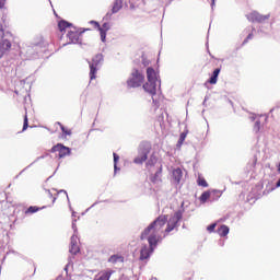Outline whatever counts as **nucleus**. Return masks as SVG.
Here are the masks:
<instances>
[{"label": "nucleus", "mask_w": 280, "mask_h": 280, "mask_svg": "<svg viewBox=\"0 0 280 280\" xmlns=\"http://www.w3.org/2000/svg\"><path fill=\"white\" fill-rule=\"evenodd\" d=\"M183 220V212L177 211L170 219L167 214L159 215L148 228L142 231L140 240H148V245H143L140 249V260L150 259V255L154 253V249L159 245V242L163 241V237H167L172 231L178 229V222Z\"/></svg>", "instance_id": "obj_1"}, {"label": "nucleus", "mask_w": 280, "mask_h": 280, "mask_svg": "<svg viewBox=\"0 0 280 280\" xmlns=\"http://www.w3.org/2000/svg\"><path fill=\"white\" fill-rule=\"evenodd\" d=\"M58 27L60 32H67V45H78V43H80V36L84 34V31H80V28L73 26V24L65 20H61L58 23Z\"/></svg>", "instance_id": "obj_2"}, {"label": "nucleus", "mask_w": 280, "mask_h": 280, "mask_svg": "<svg viewBox=\"0 0 280 280\" xmlns=\"http://www.w3.org/2000/svg\"><path fill=\"white\" fill-rule=\"evenodd\" d=\"M145 82V75L139 71V69H133L129 79L127 80L128 89H139Z\"/></svg>", "instance_id": "obj_3"}, {"label": "nucleus", "mask_w": 280, "mask_h": 280, "mask_svg": "<svg viewBox=\"0 0 280 280\" xmlns=\"http://www.w3.org/2000/svg\"><path fill=\"white\" fill-rule=\"evenodd\" d=\"M102 62H104V56L102 54L96 55L90 65V80H95L97 78V71H100V67H102Z\"/></svg>", "instance_id": "obj_4"}, {"label": "nucleus", "mask_w": 280, "mask_h": 280, "mask_svg": "<svg viewBox=\"0 0 280 280\" xmlns=\"http://www.w3.org/2000/svg\"><path fill=\"white\" fill-rule=\"evenodd\" d=\"M50 152H58V159H65V156H69V154H71V149L62 143H57L50 149Z\"/></svg>", "instance_id": "obj_5"}, {"label": "nucleus", "mask_w": 280, "mask_h": 280, "mask_svg": "<svg viewBox=\"0 0 280 280\" xmlns=\"http://www.w3.org/2000/svg\"><path fill=\"white\" fill-rule=\"evenodd\" d=\"M247 19L250 23H266L270 19V15H261L259 12L254 11L247 15Z\"/></svg>", "instance_id": "obj_6"}, {"label": "nucleus", "mask_w": 280, "mask_h": 280, "mask_svg": "<svg viewBox=\"0 0 280 280\" xmlns=\"http://www.w3.org/2000/svg\"><path fill=\"white\" fill-rule=\"evenodd\" d=\"M159 82L156 81H147L142 88L143 91H145V93H149V95H151L153 103L156 102L154 100V95H156V86H158Z\"/></svg>", "instance_id": "obj_7"}, {"label": "nucleus", "mask_w": 280, "mask_h": 280, "mask_svg": "<svg viewBox=\"0 0 280 280\" xmlns=\"http://www.w3.org/2000/svg\"><path fill=\"white\" fill-rule=\"evenodd\" d=\"M10 49H12V43H10L9 39H2L0 42V58H2L3 56H5L7 51H10Z\"/></svg>", "instance_id": "obj_8"}, {"label": "nucleus", "mask_w": 280, "mask_h": 280, "mask_svg": "<svg viewBox=\"0 0 280 280\" xmlns=\"http://www.w3.org/2000/svg\"><path fill=\"white\" fill-rule=\"evenodd\" d=\"M147 80L148 82H159V72L154 68L149 67L147 69Z\"/></svg>", "instance_id": "obj_9"}, {"label": "nucleus", "mask_w": 280, "mask_h": 280, "mask_svg": "<svg viewBox=\"0 0 280 280\" xmlns=\"http://www.w3.org/2000/svg\"><path fill=\"white\" fill-rule=\"evenodd\" d=\"M70 253H71V255H78V253H80V245H78V236L77 235L71 236Z\"/></svg>", "instance_id": "obj_10"}, {"label": "nucleus", "mask_w": 280, "mask_h": 280, "mask_svg": "<svg viewBox=\"0 0 280 280\" xmlns=\"http://www.w3.org/2000/svg\"><path fill=\"white\" fill-rule=\"evenodd\" d=\"M113 270H105V271H101L98 272L94 280H110V277H113Z\"/></svg>", "instance_id": "obj_11"}, {"label": "nucleus", "mask_w": 280, "mask_h": 280, "mask_svg": "<svg viewBox=\"0 0 280 280\" xmlns=\"http://www.w3.org/2000/svg\"><path fill=\"white\" fill-rule=\"evenodd\" d=\"M148 161V151H141L137 158H135L133 163L136 165H143Z\"/></svg>", "instance_id": "obj_12"}, {"label": "nucleus", "mask_w": 280, "mask_h": 280, "mask_svg": "<svg viewBox=\"0 0 280 280\" xmlns=\"http://www.w3.org/2000/svg\"><path fill=\"white\" fill-rule=\"evenodd\" d=\"M108 264H113V266H116V264H124V256L116 254V255H112L108 258Z\"/></svg>", "instance_id": "obj_13"}, {"label": "nucleus", "mask_w": 280, "mask_h": 280, "mask_svg": "<svg viewBox=\"0 0 280 280\" xmlns=\"http://www.w3.org/2000/svg\"><path fill=\"white\" fill-rule=\"evenodd\" d=\"M172 177L175 183H180V179L183 178V170L180 168H175L172 172Z\"/></svg>", "instance_id": "obj_14"}, {"label": "nucleus", "mask_w": 280, "mask_h": 280, "mask_svg": "<svg viewBox=\"0 0 280 280\" xmlns=\"http://www.w3.org/2000/svg\"><path fill=\"white\" fill-rule=\"evenodd\" d=\"M121 8H124V0H115L112 8V14H117Z\"/></svg>", "instance_id": "obj_15"}, {"label": "nucleus", "mask_w": 280, "mask_h": 280, "mask_svg": "<svg viewBox=\"0 0 280 280\" xmlns=\"http://www.w3.org/2000/svg\"><path fill=\"white\" fill-rule=\"evenodd\" d=\"M229 225L223 224L217 230V233L220 235V237H226V235H229Z\"/></svg>", "instance_id": "obj_16"}, {"label": "nucleus", "mask_w": 280, "mask_h": 280, "mask_svg": "<svg viewBox=\"0 0 280 280\" xmlns=\"http://www.w3.org/2000/svg\"><path fill=\"white\" fill-rule=\"evenodd\" d=\"M220 68L214 69L211 78L208 80L209 84H218V75H220Z\"/></svg>", "instance_id": "obj_17"}, {"label": "nucleus", "mask_w": 280, "mask_h": 280, "mask_svg": "<svg viewBox=\"0 0 280 280\" xmlns=\"http://www.w3.org/2000/svg\"><path fill=\"white\" fill-rule=\"evenodd\" d=\"M25 272L28 277H34V275H36V265L28 264L25 268Z\"/></svg>", "instance_id": "obj_18"}, {"label": "nucleus", "mask_w": 280, "mask_h": 280, "mask_svg": "<svg viewBox=\"0 0 280 280\" xmlns=\"http://www.w3.org/2000/svg\"><path fill=\"white\" fill-rule=\"evenodd\" d=\"M40 209H43V208H39V207H36V206H31L28 209L25 210V215L36 213V212L40 211Z\"/></svg>", "instance_id": "obj_19"}, {"label": "nucleus", "mask_w": 280, "mask_h": 280, "mask_svg": "<svg viewBox=\"0 0 280 280\" xmlns=\"http://www.w3.org/2000/svg\"><path fill=\"white\" fill-rule=\"evenodd\" d=\"M209 198H211V192L205 191V192H202L201 196L199 197V200H200V202L205 203V202H207V200H208Z\"/></svg>", "instance_id": "obj_20"}, {"label": "nucleus", "mask_w": 280, "mask_h": 280, "mask_svg": "<svg viewBox=\"0 0 280 280\" xmlns=\"http://www.w3.org/2000/svg\"><path fill=\"white\" fill-rule=\"evenodd\" d=\"M197 184L199 185V187H209L207 179H205V177H202V176L198 177Z\"/></svg>", "instance_id": "obj_21"}, {"label": "nucleus", "mask_w": 280, "mask_h": 280, "mask_svg": "<svg viewBox=\"0 0 280 280\" xmlns=\"http://www.w3.org/2000/svg\"><path fill=\"white\" fill-rule=\"evenodd\" d=\"M46 198L50 199V203L48 205V207H51V205H54V202H56V197H54V195H51V191L46 190Z\"/></svg>", "instance_id": "obj_22"}, {"label": "nucleus", "mask_w": 280, "mask_h": 280, "mask_svg": "<svg viewBox=\"0 0 280 280\" xmlns=\"http://www.w3.org/2000/svg\"><path fill=\"white\" fill-rule=\"evenodd\" d=\"M27 128H30V120L27 119V114H25L22 131L25 132V130H27Z\"/></svg>", "instance_id": "obj_23"}, {"label": "nucleus", "mask_w": 280, "mask_h": 280, "mask_svg": "<svg viewBox=\"0 0 280 280\" xmlns=\"http://www.w3.org/2000/svg\"><path fill=\"white\" fill-rule=\"evenodd\" d=\"M98 32L101 34V40L102 43H106V32L104 28H98Z\"/></svg>", "instance_id": "obj_24"}, {"label": "nucleus", "mask_w": 280, "mask_h": 280, "mask_svg": "<svg viewBox=\"0 0 280 280\" xmlns=\"http://www.w3.org/2000/svg\"><path fill=\"white\" fill-rule=\"evenodd\" d=\"M185 139H187V132H182L178 140V145L185 143Z\"/></svg>", "instance_id": "obj_25"}, {"label": "nucleus", "mask_w": 280, "mask_h": 280, "mask_svg": "<svg viewBox=\"0 0 280 280\" xmlns=\"http://www.w3.org/2000/svg\"><path fill=\"white\" fill-rule=\"evenodd\" d=\"M215 226H218V223H212V224L208 225L207 231L209 233H213V231H215Z\"/></svg>", "instance_id": "obj_26"}, {"label": "nucleus", "mask_w": 280, "mask_h": 280, "mask_svg": "<svg viewBox=\"0 0 280 280\" xmlns=\"http://www.w3.org/2000/svg\"><path fill=\"white\" fill-rule=\"evenodd\" d=\"M5 31H3V25L0 24V42L4 40Z\"/></svg>", "instance_id": "obj_27"}, {"label": "nucleus", "mask_w": 280, "mask_h": 280, "mask_svg": "<svg viewBox=\"0 0 280 280\" xmlns=\"http://www.w3.org/2000/svg\"><path fill=\"white\" fill-rule=\"evenodd\" d=\"M260 128H261V122L259 120H257L255 122L254 130H256V132H259Z\"/></svg>", "instance_id": "obj_28"}, {"label": "nucleus", "mask_w": 280, "mask_h": 280, "mask_svg": "<svg viewBox=\"0 0 280 280\" xmlns=\"http://www.w3.org/2000/svg\"><path fill=\"white\" fill-rule=\"evenodd\" d=\"M253 37H254L253 33H249L247 35V37L244 39L243 45H246V43H248V40H253Z\"/></svg>", "instance_id": "obj_29"}, {"label": "nucleus", "mask_w": 280, "mask_h": 280, "mask_svg": "<svg viewBox=\"0 0 280 280\" xmlns=\"http://www.w3.org/2000/svg\"><path fill=\"white\" fill-rule=\"evenodd\" d=\"M113 156H114V167H115V170H117V161H119V155H117V153H114L113 154Z\"/></svg>", "instance_id": "obj_30"}, {"label": "nucleus", "mask_w": 280, "mask_h": 280, "mask_svg": "<svg viewBox=\"0 0 280 280\" xmlns=\"http://www.w3.org/2000/svg\"><path fill=\"white\" fill-rule=\"evenodd\" d=\"M90 23H91V25L94 26L95 30H101V28H102V26H100V23H98V22L91 21Z\"/></svg>", "instance_id": "obj_31"}, {"label": "nucleus", "mask_w": 280, "mask_h": 280, "mask_svg": "<svg viewBox=\"0 0 280 280\" xmlns=\"http://www.w3.org/2000/svg\"><path fill=\"white\" fill-rule=\"evenodd\" d=\"M101 30H104L105 32H108V30H110V24L109 23H104L102 25Z\"/></svg>", "instance_id": "obj_32"}, {"label": "nucleus", "mask_w": 280, "mask_h": 280, "mask_svg": "<svg viewBox=\"0 0 280 280\" xmlns=\"http://www.w3.org/2000/svg\"><path fill=\"white\" fill-rule=\"evenodd\" d=\"M129 10H137V7L133 2H129Z\"/></svg>", "instance_id": "obj_33"}, {"label": "nucleus", "mask_w": 280, "mask_h": 280, "mask_svg": "<svg viewBox=\"0 0 280 280\" xmlns=\"http://www.w3.org/2000/svg\"><path fill=\"white\" fill-rule=\"evenodd\" d=\"M156 178H159V173H155V175L151 178V182L156 183Z\"/></svg>", "instance_id": "obj_34"}, {"label": "nucleus", "mask_w": 280, "mask_h": 280, "mask_svg": "<svg viewBox=\"0 0 280 280\" xmlns=\"http://www.w3.org/2000/svg\"><path fill=\"white\" fill-rule=\"evenodd\" d=\"M5 5V0H0V10H3Z\"/></svg>", "instance_id": "obj_35"}, {"label": "nucleus", "mask_w": 280, "mask_h": 280, "mask_svg": "<svg viewBox=\"0 0 280 280\" xmlns=\"http://www.w3.org/2000/svg\"><path fill=\"white\" fill-rule=\"evenodd\" d=\"M60 194H62V196H65L66 198H69V196L67 195V191L60 190V191L58 192V196H60Z\"/></svg>", "instance_id": "obj_36"}, {"label": "nucleus", "mask_w": 280, "mask_h": 280, "mask_svg": "<svg viewBox=\"0 0 280 280\" xmlns=\"http://www.w3.org/2000/svg\"><path fill=\"white\" fill-rule=\"evenodd\" d=\"M61 130L62 132H65V135H71V131L66 130L65 126H61Z\"/></svg>", "instance_id": "obj_37"}, {"label": "nucleus", "mask_w": 280, "mask_h": 280, "mask_svg": "<svg viewBox=\"0 0 280 280\" xmlns=\"http://www.w3.org/2000/svg\"><path fill=\"white\" fill-rule=\"evenodd\" d=\"M148 165H154V161L153 160H149L148 163H147V166Z\"/></svg>", "instance_id": "obj_38"}, {"label": "nucleus", "mask_w": 280, "mask_h": 280, "mask_svg": "<svg viewBox=\"0 0 280 280\" xmlns=\"http://www.w3.org/2000/svg\"><path fill=\"white\" fill-rule=\"evenodd\" d=\"M271 113H279V108L271 109Z\"/></svg>", "instance_id": "obj_39"}, {"label": "nucleus", "mask_w": 280, "mask_h": 280, "mask_svg": "<svg viewBox=\"0 0 280 280\" xmlns=\"http://www.w3.org/2000/svg\"><path fill=\"white\" fill-rule=\"evenodd\" d=\"M276 187H280V178H279V180L277 182Z\"/></svg>", "instance_id": "obj_40"}, {"label": "nucleus", "mask_w": 280, "mask_h": 280, "mask_svg": "<svg viewBox=\"0 0 280 280\" xmlns=\"http://www.w3.org/2000/svg\"><path fill=\"white\" fill-rule=\"evenodd\" d=\"M212 5H215V0H212Z\"/></svg>", "instance_id": "obj_41"}]
</instances>
